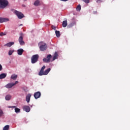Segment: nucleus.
Masks as SVG:
<instances>
[{"label":"nucleus","mask_w":130,"mask_h":130,"mask_svg":"<svg viewBox=\"0 0 130 130\" xmlns=\"http://www.w3.org/2000/svg\"><path fill=\"white\" fill-rule=\"evenodd\" d=\"M82 2H84V3H85V4H89L90 3V0H82Z\"/></svg>","instance_id":"nucleus-28"},{"label":"nucleus","mask_w":130,"mask_h":130,"mask_svg":"<svg viewBox=\"0 0 130 130\" xmlns=\"http://www.w3.org/2000/svg\"><path fill=\"white\" fill-rule=\"evenodd\" d=\"M76 10L78 12H80L81 11V5H79L77 6V7L76 8Z\"/></svg>","instance_id":"nucleus-25"},{"label":"nucleus","mask_w":130,"mask_h":130,"mask_svg":"<svg viewBox=\"0 0 130 130\" xmlns=\"http://www.w3.org/2000/svg\"><path fill=\"white\" fill-rule=\"evenodd\" d=\"M14 13L15 14V15H16V16H17L18 19H23V18H24L25 16H24V14H22V13L15 10L14 11Z\"/></svg>","instance_id":"nucleus-5"},{"label":"nucleus","mask_w":130,"mask_h":130,"mask_svg":"<svg viewBox=\"0 0 130 130\" xmlns=\"http://www.w3.org/2000/svg\"><path fill=\"white\" fill-rule=\"evenodd\" d=\"M40 96H41V93L40 92L38 91L34 93V97L35 99H38V98H40Z\"/></svg>","instance_id":"nucleus-9"},{"label":"nucleus","mask_w":130,"mask_h":130,"mask_svg":"<svg viewBox=\"0 0 130 130\" xmlns=\"http://www.w3.org/2000/svg\"><path fill=\"white\" fill-rule=\"evenodd\" d=\"M13 52H14V50H9L8 53L9 55H12Z\"/></svg>","instance_id":"nucleus-26"},{"label":"nucleus","mask_w":130,"mask_h":130,"mask_svg":"<svg viewBox=\"0 0 130 130\" xmlns=\"http://www.w3.org/2000/svg\"><path fill=\"white\" fill-rule=\"evenodd\" d=\"M22 108L24 111H25L26 112H30V110H31L29 106H23Z\"/></svg>","instance_id":"nucleus-7"},{"label":"nucleus","mask_w":130,"mask_h":130,"mask_svg":"<svg viewBox=\"0 0 130 130\" xmlns=\"http://www.w3.org/2000/svg\"><path fill=\"white\" fill-rule=\"evenodd\" d=\"M9 128H10V125H6L3 128V130H9Z\"/></svg>","instance_id":"nucleus-23"},{"label":"nucleus","mask_w":130,"mask_h":130,"mask_svg":"<svg viewBox=\"0 0 130 130\" xmlns=\"http://www.w3.org/2000/svg\"><path fill=\"white\" fill-rule=\"evenodd\" d=\"M96 3L98 4H100V3H102V0H96Z\"/></svg>","instance_id":"nucleus-31"},{"label":"nucleus","mask_w":130,"mask_h":130,"mask_svg":"<svg viewBox=\"0 0 130 130\" xmlns=\"http://www.w3.org/2000/svg\"><path fill=\"white\" fill-rule=\"evenodd\" d=\"M23 52H24V50L23 49H19L17 50L18 55H22V54H23Z\"/></svg>","instance_id":"nucleus-15"},{"label":"nucleus","mask_w":130,"mask_h":130,"mask_svg":"<svg viewBox=\"0 0 130 130\" xmlns=\"http://www.w3.org/2000/svg\"><path fill=\"white\" fill-rule=\"evenodd\" d=\"M9 6L8 0H0V9H5Z\"/></svg>","instance_id":"nucleus-1"},{"label":"nucleus","mask_w":130,"mask_h":130,"mask_svg":"<svg viewBox=\"0 0 130 130\" xmlns=\"http://www.w3.org/2000/svg\"><path fill=\"white\" fill-rule=\"evenodd\" d=\"M9 108H16V106L9 107Z\"/></svg>","instance_id":"nucleus-34"},{"label":"nucleus","mask_w":130,"mask_h":130,"mask_svg":"<svg viewBox=\"0 0 130 130\" xmlns=\"http://www.w3.org/2000/svg\"><path fill=\"white\" fill-rule=\"evenodd\" d=\"M2 70H3V66L0 64V71H2Z\"/></svg>","instance_id":"nucleus-33"},{"label":"nucleus","mask_w":130,"mask_h":130,"mask_svg":"<svg viewBox=\"0 0 130 130\" xmlns=\"http://www.w3.org/2000/svg\"><path fill=\"white\" fill-rule=\"evenodd\" d=\"M74 25H75V24L72 23L69 24L68 27V28H72V27H73V26H74Z\"/></svg>","instance_id":"nucleus-27"},{"label":"nucleus","mask_w":130,"mask_h":130,"mask_svg":"<svg viewBox=\"0 0 130 130\" xmlns=\"http://www.w3.org/2000/svg\"><path fill=\"white\" fill-rule=\"evenodd\" d=\"M4 114V113L3 112V110H0V117Z\"/></svg>","instance_id":"nucleus-30"},{"label":"nucleus","mask_w":130,"mask_h":130,"mask_svg":"<svg viewBox=\"0 0 130 130\" xmlns=\"http://www.w3.org/2000/svg\"><path fill=\"white\" fill-rule=\"evenodd\" d=\"M51 70V69L50 68L47 69L46 70L44 71L40 76H46V75H48V73L50 72Z\"/></svg>","instance_id":"nucleus-8"},{"label":"nucleus","mask_w":130,"mask_h":130,"mask_svg":"<svg viewBox=\"0 0 130 130\" xmlns=\"http://www.w3.org/2000/svg\"><path fill=\"white\" fill-rule=\"evenodd\" d=\"M17 78H18V75L16 74H13L11 77V78L12 79V80H17Z\"/></svg>","instance_id":"nucleus-20"},{"label":"nucleus","mask_w":130,"mask_h":130,"mask_svg":"<svg viewBox=\"0 0 130 130\" xmlns=\"http://www.w3.org/2000/svg\"><path fill=\"white\" fill-rule=\"evenodd\" d=\"M55 34L57 37H60V32L58 30H55Z\"/></svg>","instance_id":"nucleus-22"},{"label":"nucleus","mask_w":130,"mask_h":130,"mask_svg":"<svg viewBox=\"0 0 130 130\" xmlns=\"http://www.w3.org/2000/svg\"><path fill=\"white\" fill-rule=\"evenodd\" d=\"M30 107H32V106H31Z\"/></svg>","instance_id":"nucleus-38"},{"label":"nucleus","mask_w":130,"mask_h":130,"mask_svg":"<svg viewBox=\"0 0 130 130\" xmlns=\"http://www.w3.org/2000/svg\"><path fill=\"white\" fill-rule=\"evenodd\" d=\"M19 82L16 81L14 83H8L7 85H5V88H7V89H11V88H12L15 86V85H17Z\"/></svg>","instance_id":"nucleus-6"},{"label":"nucleus","mask_w":130,"mask_h":130,"mask_svg":"<svg viewBox=\"0 0 130 130\" xmlns=\"http://www.w3.org/2000/svg\"><path fill=\"white\" fill-rule=\"evenodd\" d=\"M21 111V110L18 108H15V112H16V113H19V112H20Z\"/></svg>","instance_id":"nucleus-24"},{"label":"nucleus","mask_w":130,"mask_h":130,"mask_svg":"<svg viewBox=\"0 0 130 130\" xmlns=\"http://www.w3.org/2000/svg\"><path fill=\"white\" fill-rule=\"evenodd\" d=\"M40 49L41 51H45L46 48H47V46L46 44L43 42H42L39 43Z\"/></svg>","instance_id":"nucleus-2"},{"label":"nucleus","mask_w":130,"mask_h":130,"mask_svg":"<svg viewBox=\"0 0 130 130\" xmlns=\"http://www.w3.org/2000/svg\"><path fill=\"white\" fill-rule=\"evenodd\" d=\"M40 4V1H39V0H37L35 2L34 5V6H36V7H38Z\"/></svg>","instance_id":"nucleus-21"},{"label":"nucleus","mask_w":130,"mask_h":130,"mask_svg":"<svg viewBox=\"0 0 130 130\" xmlns=\"http://www.w3.org/2000/svg\"><path fill=\"white\" fill-rule=\"evenodd\" d=\"M9 21V18H2L0 17V23H4L5 22H8Z\"/></svg>","instance_id":"nucleus-12"},{"label":"nucleus","mask_w":130,"mask_h":130,"mask_svg":"<svg viewBox=\"0 0 130 130\" xmlns=\"http://www.w3.org/2000/svg\"><path fill=\"white\" fill-rule=\"evenodd\" d=\"M51 28H52V29H53V30H56V27L55 26L52 25V26H51Z\"/></svg>","instance_id":"nucleus-29"},{"label":"nucleus","mask_w":130,"mask_h":130,"mask_svg":"<svg viewBox=\"0 0 130 130\" xmlns=\"http://www.w3.org/2000/svg\"><path fill=\"white\" fill-rule=\"evenodd\" d=\"M39 59V55L36 54L32 56L31 58V63H36Z\"/></svg>","instance_id":"nucleus-3"},{"label":"nucleus","mask_w":130,"mask_h":130,"mask_svg":"<svg viewBox=\"0 0 130 130\" xmlns=\"http://www.w3.org/2000/svg\"><path fill=\"white\" fill-rule=\"evenodd\" d=\"M4 35H6V34L4 32L0 33V36H4Z\"/></svg>","instance_id":"nucleus-32"},{"label":"nucleus","mask_w":130,"mask_h":130,"mask_svg":"<svg viewBox=\"0 0 130 130\" xmlns=\"http://www.w3.org/2000/svg\"><path fill=\"white\" fill-rule=\"evenodd\" d=\"M62 27H63V28H66V27H67V26H68V21L67 20H64L62 22Z\"/></svg>","instance_id":"nucleus-18"},{"label":"nucleus","mask_w":130,"mask_h":130,"mask_svg":"<svg viewBox=\"0 0 130 130\" xmlns=\"http://www.w3.org/2000/svg\"><path fill=\"white\" fill-rule=\"evenodd\" d=\"M7 77V73H2L0 75V80H3Z\"/></svg>","instance_id":"nucleus-17"},{"label":"nucleus","mask_w":130,"mask_h":130,"mask_svg":"<svg viewBox=\"0 0 130 130\" xmlns=\"http://www.w3.org/2000/svg\"><path fill=\"white\" fill-rule=\"evenodd\" d=\"M15 44V42H10L4 45V46H7V47H11L12 45H14Z\"/></svg>","instance_id":"nucleus-13"},{"label":"nucleus","mask_w":130,"mask_h":130,"mask_svg":"<svg viewBox=\"0 0 130 130\" xmlns=\"http://www.w3.org/2000/svg\"><path fill=\"white\" fill-rule=\"evenodd\" d=\"M18 41L20 45H24L25 44V42L23 41V37L20 36L18 39Z\"/></svg>","instance_id":"nucleus-10"},{"label":"nucleus","mask_w":130,"mask_h":130,"mask_svg":"<svg viewBox=\"0 0 130 130\" xmlns=\"http://www.w3.org/2000/svg\"><path fill=\"white\" fill-rule=\"evenodd\" d=\"M60 1H61L62 2H63V0H60Z\"/></svg>","instance_id":"nucleus-37"},{"label":"nucleus","mask_w":130,"mask_h":130,"mask_svg":"<svg viewBox=\"0 0 130 130\" xmlns=\"http://www.w3.org/2000/svg\"><path fill=\"white\" fill-rule=\"evenodd\" d=\"M57 57H58V54L57 52H55L54 54V55L53 56V59L51 60V61L55 60V59H57Z\"/></svg>","instance_id":"nucleus-14"},{"label":"nucleus","mask_w":130,"mask_h":130,"mask_svg":"<svg viewBox=\"0 0 130 130\" xmlns=\"http://www.w3.org/2000/svg\"><path fill=\"white\" fill-rule=\"evenodd\" d=\"M52 58V56L51 54H49L47 56L46 58H44L43 59V61H44V62L48 63L50 62V61L52 62L51 61V60H52V59H51Z\"/></svg>","instance_id":"nucleus-4"},{"label":"nucleus","mask_w":130,"mask_h":130,"mask_svg":"<svg viewBox=\"0 0 130 130\" xmlns=\"http://www.w3.org/2000/svg\"><path fill=\"white\" fill-rule=\"evenodd\" d=\"M12 98V95L8 94L5 97V99L6 100H7V101H9L10 100H11V99Z\"/></svg>","instance_id":"nucleus-19"},{"label":"nucleus","mask_w":130,"mask_h":130,"mask_svg":"<svg viewBox=\"0 0 130 130\" xmlns=\"http://www.w3.org/2000/svg\"><path fill=\"white\" fill-rule=\"evenodd\" d=\"M31 96H32V95L31 94V93H28L26 96V101L27 103H29L30 102V99H31Z\"/></svg>","instance_id":"nucleus-11"},{"label":"nucleus","mask_w":130,"mask_h":130,"mask_svg":"<svg viewBox=\"0 0 130 130\" xmlns=\"http://www.w3.org/2000/svg\"><path fill=\"white\" fill-rule=\"evenodd\" d=\"M45 68H46L45 66H43L42 67V68L39 73V76L42 75V73L44 72V70H45Z\"/></svg>","instance_id":"nucleus-16"},{"label":"nucleus","mask_w":130,"mask_h":130,"mask_svg":"<svg viewBox=\"0 0 130 130\" xmlns=\"http://www.w3.org/2000/svg\"><path fill=\"white\" fill-rule=\"evenodd\" d=\"M24 2H26V1H27V0H24Z\"/></svg>","instance_id":"nucleus-36"},{"label":"nucleus","mask_w":130,"mask_h":130,"mask_svg":"<svg viewBox=\"0 0 130 130\" xmlns=\"http://www.w3.org/2000/svg\"><path fill=\"white\" fill-rule=\"evenodd\" d=\"M69 0H63V2H68Z\"/></svg>","instance_id":"nucleus-35"}]
</instances>
